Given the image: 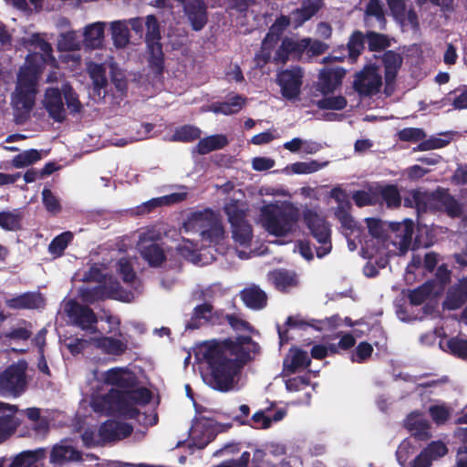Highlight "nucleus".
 Masks as SVG:
<instances>
[{"label":"nucleus","instance_id":"nucleus-1","mask_svg":"<svg viewBox=\"0 0 467 467\" xmlns=\"http://www.w3.org/2000/svg\"><path fill=\"white\" fill-rule=\"evenodd\" d=\"M258 351V345L249 337L236 340H211L197 347L196 356L207 364L204 382L211 388L228 391L234 388L242 364Z\"/></svg>","mask_w":467,"mask_h":467},{"label":"nucleus","instance_id":"nucleus-2","mask_svg":"<svg viewBox=\"0 0 467 467\" xmlns=\"http://www.w3.org/2000/svg\"><path fill=\"white\" fill-rule=\"evenodd\" d=\"M96 382L101 384V393H93L89 404L98 413H115L125 418H134L138 406L147 404L151 393L145 388L134 389L135 376L125 368H113L104 372H94Z\"/></svg>","mask_w":467,"mask_h":467},{"label":"nucleus","instance_id":"nucleus-3","mask_svg":"<svg viewBox=\"0 0 467 467\" xmlns=\"http://www.w3.org/2000/svg\"><path fill=\"white\" fill-rule=\"evenodd\" d=\"M227 234L217 213L206 209L190 213L182 223L174 248L193 264H207L202 258V248L213 247L219 253L226 250Z\"/></svg>","mask_w":467,"mask_h":467},{"label":"nucleus","instance_id":"nucleus-4","mask_svg":"<svg viewBox=\"0 0 467 467\" xmlns=\"http://www.w3.org/2000/svg\"><path fill=\"white\" fill-rule=\"evenodd\" d=\"M16 47L34 49L18 73L17 85L11 101L16 114L24 117L34 106L39 73L47 66L56 67L57 61L52 55V47L39 34L25 32L23 36L16 37Z\"/></svg>","mask_w":467,"mask_h":467},{"label":"nucleus","instance_id":"nucleus-5","mask_svg":"<svg viewBox=\"0 0 467 467\" xmlns=\"http://www.w3.org/2000/svg\"><path fill=\"white\" fill-rule=\"evenodd\" d=\"M366 224L371 239L367 241L363 246L365 256L369 259L378 255H400L404 254L411 247L412 235L414 234V223L411 220H404L400 223L389 224V242L383 240L385 224L374 218H367Z\"/></svg>","mask_w":467,"mask_h":467},{"label":"nucleus","instance_id":"nucleus-6","mask_svg":"<svg viewBox=\"0 0 467 467\" xmlns=\"http://www.w3.org/2000/svg\"><path fill=\"white\" fill-rule=\"evenodd\" d=\"M257 223L269 234L277 238H291L298 230L299 210L287 201L262 200L258 206Z\"/></svg>","mask_w":467,"mask_h":467},{"label":"nucleus","instance_id":"nucleus-7","mask_svg":"<svg viewBox=\"0 0 467 467\" xmlns=\"http://www.w3.org/2000/svg\"><path fill=\"white\" fill-rule=\"evenodd\" d=\"M64 310L77 327L89 334L93 348L113 357L120 356L127 350L128 343L122 336L118 338L108 337L98 330V319L89 308L69 300L65 304Z\"/></svg>","mask_w":467,"mask_h":467},{"label":"nucleus","instance_id":"nucleus-8","mask_svg":"<svg viewBox=\"0 0 467 467\" xmlns=\"http://www.w3.org/2000/svg\"><path fill=\"white\" fill-rule=\"evenodd\" d=\"M322 0H307L300 9L294 11L290 17L280 16L270 27L263 40L261 51L256 55L257 65L265 64L270 60L272 47L278 43L280 36L289 26L290 21L296 27L310 19L321 7Z\"/></svg>","mask_w":467,"mask_h":467},{"label":"nucleus","instance_id":"nucleus-9","mask_svg":"<svg viewBox=\"0 0 467 467\" xmlns=\"http://www.w3.org/2000/svg\"><path fill=\"white\" fill-rule=\"evenodd\" d=\"M232 226V237L239 258L247 259L251 251H246L253 240L252 226L245 221L248 204L241 200H229L223 207Z\"/></svg>","mask_w":467,"mask_h":467},{"label":"nucleus","instance_id":"nucleus-10","mask_svg":"<svg viewBox=\"0 0 467 467\" xmlns=\"http://www.w3.org/2000/svg\"><path fill=\"white\" fill-rule=\"evenodd\" d=\"M67 108L72 113H78L82 105L78 96L67 82H63L58 87H48L46 88L42 99V105L48 116L57 122H62L67 117Z\"/></svg>","mask_w":467,"mask_h":467},{"label":"nucleus","instance_id":"nucleus-11","mask_svg":"<svg viewBox=\"0 0 467 467\" xmlns=\"http://www.w3.org/2000/svg\"><path fill=\"white\" fill-rule=\"evenodd\" d=\"M90 278L97 279L99 285L93 288H81L80 296L84 302L93 303L99 299L113 298L123 302H130L133 295L123 290L119 284L108 273V270L101 266V273L99 267L93 266L90 269Z\"/></svg>","mask_w":467,"mask_h":467},{"label":"nucleus","instance_id":"nucleus-12","mask_svg":"<svg viewBox=\"0 0 467 467\" xmlns=\"http://www.w3.org/2000/svg\"><path fill=\"white\" fill-rule=\"evenodd\" d=\"M131 426L115 420H108L99 428L88 427L82 433V441L88 447L104 444L127 437L131 432Z\"/></svg>","mask_w":467,"mask_h":467},{"label":"nucleus","instance_id":"nucleus-13","mask_svg":"<svg viewBox=\"0 0 467 467\" xmlns=\"http://www.w3.org/2000/svg\"><path fill=\"white\" fill-rule=\"evenodd\" d=\"M27 364L24 360L9 366L0 373V395L7 398H18L26 389V371Z\"/></svg>","mask_w":467,"mask_h":467},{"label":"nucleus","instance_id":"nucleus-14","mask_svg":"<svg viewBox=\"0 0 467 467\" xmlns=\"http://www.w3.org/2000/svg\"><path fill=\"white\" fill-rule=\"evenodd\" d=\"M145 27L149 66L154 74L159 75L163 69V53L160 42V26L154 16L150 15L145 17Z\"/></svg>","mask_w":467,"mask_h":467},{"label":"nucleus","instance_id":"nucleus-15","mask_svg":"<svg viewBox=\"0 0 467 467\" xmlns=\"http://www.w3.org/2000/svg\"><path fill=\"white\" fill-rule=\"evenodd\" d=\"M306 225L321 246L317 249V257L321 258L331 251L330 229L325 219L314 209H306L303 213Z\"/></svg>","mask_w":467,"mask_h":467},{"label":"nucleus","instance_id":"nucleus-16","mask_svg":"<svg viewBox=\"0 0 467 467\" xmlns=\"http://www.w3.org/2000/svg\"><path fill=\"white\" fill-rule=\"evenodd\" d=\"M160 238V231L149 229L140 235L138 243L141 256L151 266H158L166 259V252L158 242Z\"/></svg>","mask_w":467,"mask_h":467},{"label":"nucleus","instance_id":"nucleus-17","mask_svg":"<svg viewBox=\"0 0 467 467\" xmlns=\"http://www.w3.org/2000/svg\"><path fill=\"white\" fill-rule=\"evenodd\" d=\"M218 431L219 427L213 420L203 417L196 418L190 430L188 444L190 447L202 449L213 439Z\"/></svg>","mask_w":467,"mask_h":467},{"label":"nucleus","instance_id":"nucleus-18","mask_svg":"<svg viewBox=\"0 0 467 467\" xmlns=\"http://www.w3.org/2000/svg\"><path fill=\"white\" fill-rule=\"evenodd\" d=\"M303 72L299 67H292L277 74L276 81L281 88L282 96L286 99H296L303 83Z\"/></svg>","mask_w":467,"mask_h":467},{"label":"nucleus","instance_id":"nucleus-19","mask_svg":"<svg viewBox=\"0 0 467 467\" xmlns=\"http://www.w3.org/2000/svg\"><path fill=\"white\" fill-rule=\"evenodd\" d=\"M382 84L379 68L375 66H368L358 73L354 81L356 90L363 95L377 93Z\"/></svg>","mask_w":467,"mask_h":467},{"label":"nucleus","instance_id":"nucleus-20","mask_svg":"<svg viewBox=\"0 0 467 467\" xmlns=\"http://www.w3.org/2000/svg\"><path fill=\"white\" fill-rule=\"evenodd\" d=\"M310 43L311 38H303L298 40L294 37H285L279 48L275 50L274 55L273 52L276 46L272 47V54L270 58L273 57L275 61L284 63L288 59L290 55H301L304 51L306 50ZM275 45H277V43Z\"/></svg>","mask_w":467,"mask_h":467},{"label":"nucleus","instance_id":"nucleus-21","mask_svg":"<svg viewBox=\"0 0 467 467\" xmlns=\"http://www.w3.org/2000/svg\"><path fill=\"white\" fill-rule=\"evenodd\" d=\"M448 450L441 441H433L414 456L408 467H431L433 461L443 457Z\"/></svg>","mask_w":467,"mask_h":467},{"label":"nucleus","instance_id":"nucleus-22","mask_svg":"<svg viewBox=\"0 0 467 467\" xmlns=\"http://www.w3.org/2000/svg\"><path fill=\"white\" fill-rule=\"evenodd\" d=\"M187 192L180 191L161 197L152 198L136 208V213L144 214L150 213L157 207L178 203L185 200Z\"/></svg>","mask_w":467,"mask_h":467},{"label":"nucleus","instance_id":"nucleus-23","mask_svg":"<svg viewBox=\"0 0 467 467\" xmlns=\"http://www.w3.org/2000/svg\"><path fill=\"white\" fill-rule=\"evenodd\" d=\"M345 76L343 68H327L319 73L317 88L323 94L333 92L340 84Z\"/></svg>","mask_w":467,"mask_h":467},{"label":"nucleus","instance_id":"nucleus-24","mask_svg":"<svg viewBox=\"0 0 467 467\" xmlns=\"http://www.w3.org/2000/svg\"><path fill=\"white\" fill-rule=\"evenodd\" d=\"M80 459V452L67 441L55 445L50 454V462L55 464H63L67 462H75Z\"/></svg>","mask_w":467,"mask_h":467},{"label":"nucleus","instance_id":"nucleus-25","mask_svg":"<svg viewBox=\"0 0 467 467\" xmlns=\"http://www.w3.org/2000/svg\"><path fill=\"white\" fill-rule=\"evenodd\" d=\"M245 105V99L242 96H233L227 99L224 102L213 104L211 106H203L201 109L202 112L213 111L216 114L221 113L223 115H232L238 113Z\"/></svg>","mask_w":467,"mask_h":467},{"label":"nucleus","instance_id":"nucleus-26","mask_svg":"<svg viewBox=\"0 0 467 467\" xmlns=\"http://www.w3.org/2000/svg\"><path fill=\"white\" fill-rule=\"evenodd\" d=\"M105 26L104 22H95L86 26L83 30V44L88 48L100 47L104 40Z\"/></svg>","mask_w":467,"mask_h":467},{"label":"nucleus","instance_id":"nucleus-27","mask_svg":"<svg viewBox=\"0 0 467 467\" xmlns=\"http://www.w3.org/2000/svg\"><path fill=\"white\" fill-rule=\"evenodd\" d=\"M109 28L114 47L118 49L126 48L130 40V32L126 19L111 22Z\"/></svg>","mask_w":467,"mask_h":467},{"label":"nucleus","instance_id":"nucleus-28","mask_svg":"<svg viewBox=\"0 0 467 467\" xmlns=\"http://www.w3.org/2000/svg\"><path fill=\"white\" fill-rule=\"evenodd\" d=\"M229 140L224 134H213L206 136L199 140L194 150L199 154L204 155L214 150H219L226 147Z\"/></svg>","mask_w":467,"mask_h":467},{"label":"nucleus","instance_id":"nucleus-29","mask_svg":"<svg viewBox=\"0 0 467 467\" xmlns=\"http://www.w3.org/2000/svg\"><path fill=\"white\" fill-rule=\"evenodd\" d=\"M11 308H40L45 305V300L39 293H26L6 301Z\"/></svg>","mask_w":467,"mask_h":467},{"label":"nucleus","instance_id":"nucleus-30","mask_svg":"<svg viewBox=\"0 0 467 467\" xmlns=\"http://www.w3.org/2000/svg\"><path fill=\"white\" fill-rule=\"evenodd\" d=\"M309 363L310 359L306 352L299 348H291L284 360V373L291 374L297 369L307 367Z\"/></svg>","mask_w":467,"mask_h":467},{"label":"nucleus","instance_id":"nucleus-31","mask_svg":"<svg viewBox=\"0 0 467 467\" xmlns=\"http://www.w3.org/2000/svg\"><path fill=\"white\" fill-rule=\"evenodd\" d=\"M328 161H319L317 160H311L309 161H296L290 165H287L283 172L290 174H310L317 172L328 165Z\"/></svg>","mask_w":467,"mask_h":467},{"label":"nucleus","instance_id":"nucleus-32","mask_svg":"<svg viewBox=\"0 0 467 467\" xmlns=\"http://www.w3.org/2000/svg\"><path fill=\"white\" fill-rule=\"evenodd\" d=\"M383 64L385 67V80L387 85L391 84L402 65V57L394 51H388L383 55Z\"/></svg>","mask_w":467,"mask_h":467},{"label":"nucleus","instance_id":"nucleus-33","mask_svg":"<svg viewBox=\"0 0 467 467\" xmlns=\"http://www.w3.org/2000/svg\"><path fill=\"white\" fill-rule=\"evenodd\" d=\"M269 281L278 289L286 290L297 285V278L294 273L286 270H275L268 275Z\"/></svg>","mask_w":467,"mask_h":467},{"label":"nucleus","instance_id":"nucleus-34","mask_svg":"<svg viewBox=\"0 0 467 467\" xmlns=\"http://www.w3.org/2000/svg\"><path fill=\"white\" fill-rule=\"evenodd\" d=\"M242 299L250 308L260 309L266 305V295L258 286H250L242 291Z\"/></svg>","mask_w":467,"mask_h":467},{"label":"nucleus","instance_id":"nucleus-35","mask_svg":"<svg viewBox=\"0 0 467 467\" xmlns=\"http://www.w3.org/2000/svg\"><path fill=\"white\" fill-rule=\"evenodd\" d=\"M405 424L414 436L420 439H424L428 436L429 423L420 413L413 412L410 414Z\"/></svg>","mask_w":467,"mask_h":467},{"label":"nucleus","instance_id":"nucleus-36","mask_svg":"<svg viewBox=\"0 0 467 467\" xmlns=\"http://www.w3.org/2000/svg\"><path fill=\"white\" fill-rule=\"evenodd\" d=\"M45 454L44 449L23 451L14 458L9 467H37L36 462L43 459Z\"/></svg>","mask_w":467,"mask_h":467},{"label":"nucleus","instance_id":"nucleus-37","mask_svg":"<svg viewBox=\"0 0 467 467\" xmlns=\"http://www.w3.org/2000/svg\"><path fill=\"white\" fill-rule=\"evenodd\" d=\"M4 413L5 415L0 416V443L12 436L21 424V420L16 416V413Z\"/></svg>","mask_w":467,"mask_h":467},{"label":"nucleus","instance_id":"nucleus-38","mask_svg":"<svg viewBox=\"0 0 467 467\" xmlns=\"http://www.w3.org/2000/svg\"><path fill=\"white\" fill-rule=\"evenodd\" d=\"M378 202L382 199L389 207H397L400 204V192L395 185L382 184L378 182Z\"/></svg>","mask_w":467,"mask_h":467},{"label":"nucleus","instance_id":"nucleus-39","mask_svg":"<svg viewBox=\"0 0 467 467\" xmlns=\"http://www.w3.org/2000/svg\"><path fill=\"white\" fill-rule=\"evenodd\" d=\"M440 347L445 351L462 358H467V338L452 337L440 341Z\"/></svg>","mask_w":467,"mask_h":467},{"label":"nucleus","instance_id":"nucleus-40","mask_svg":"<svg viewBox=\"0 0 467 467\" xmlns=\"http://www.w3.org/2000/svg\"><path fill=\"white\" fill-rule=\"evenodd\" d=\"M83 42L76 31L61 33L57 38V49L60 51L79 50Z\"/></svg>","mask_w":467,"mask_h":467},{"label":"nucleus","instance_id":"nucleus-41","mask_svg":"<svg viewBox=\"0 0 467 467\" xmlns=\"http://www.w3.org/2000/svg\"><path fill=\"white\" fill-rule=\"evenodd\" d=\"M22 213L19 210L0 213V227L5 231H17L21 226Z\"/></svg>","mask_w":467,"mask_h":467},{"label":"nucleus","instance_id":"nucleus-42","mask_svg":"<svg viewBox=\"0 0 467 467\" xmlns=\"http://www.w3.org/2000/svg\"><path fill=\"white\" fill-rule=\"evenodd\" d=\"M88 72L93 82L94 88L99 92V95H100V89L107 86L106 70L104 66L97 63H89L88 65Z\"/></svg>","mask_w":467,"mask_h":467},{"label":"nucleus","instance_id":"nucleus-43","mask_svg":"<svg viewBox=\"0 0 467 467\" xmlns=\"http://www.w3.org/2000/svg\"><path fill=\"white\" fill-rule=\"evenodd\" d=\"M201 135L202 130L198 127L184 125L175 130L170 140L190 142L199 139Z\"/></svg>","mask_w":467,"mask_h":467},{"label":"nucleus","instance_id":"nucleus-44","mask_svg":"<svg viewBox=\"0 0 467 467\" xmlns=\"http://www.w3.org/2000/svg\"><path fill=\"white\" fill-rule=\"evenodd\" d=\"M378 182L370 184L367 190L356 192L353 195L355 203L359 206L370 205L378 202Z\"/></svg>","mask_w":467,"mask_h":467},{"label":"nucleus","instance_id":"nucleus-45","mask_svg":"<svg viewBox=\"0 0 467 467\" xmlns=\"http://www.w3.org/2000/svg\"><path fill=\"white\" fill-rule=\"evenodd\" d=\"M73 240V234L71 232H64L55 237L48 245V252L54 257H59L63 254L65 249L69 243Z\"/></svg>","mask_w":467,"mask_h":467},{"label":"nucleus","instance_id":"nucleus-46","mask_svg":"<svg viewBox=\"0 0 467 467\" xmlns=\"http://www.w3.org/2000/svg\"><path fill=\"white\" fill-rule=\"evenodd\" d=\"M32 328L31 323L21 320L5 334V337L15 341H26L31 337Z\"/></svg>","mask_w":467,"mask_h":467},{"label":"nucleus","instance_id":"nucleus-47","mask_svg":"<svg viewBox=\"0 0 467 467\" xmlns=\"http://www.w3.org/2000/svg\"><path fill=\"white\" fill-rule=\"evenodd\" d=\"M416 447L410 440H404L399 446L396 455L402 467H408L415 456Z\"/></svg>","mask_w":467,"mask_h":467},{"label":"nucleus","instance_id":"nucleus-48","mask_svg":"<svg viewBox=\"0 0 467 467\" xmlns=\"http://www.w3.org/2000/svg\"><path fill=\"white\" fill-rule=\"evenodd\" d=\"M31 421L32 427L38 435H44L47 432V420L40 416V410L37 408H28L22 411Z\"/></svg>","mask_w":467,"mask_h":467},{"label":"nucleus","instance_id":"nucleus-49","mask_svg":"<svg viewBox=\"0 0 467 467\" xmlns=\"http://www.w3.org/2000/svg\"><path fill=\"white\" fill-rule=\"evenodd\" d=\"M116 271L122 276L125 283H130L135 278V273L132 267V259L130 257H119L114 265Z\"/></svg>","mask_w":467,"mask_h":467},{"label":"nucleus","instance_id":"nucleus-50","mask_svg":"<svg viewBox=\"0 0 467 467\" xmlns=\"http://www.w3.org/2000/svg\"><path fill=\"white\" fill-rule=\"evenodd\" d=\"M41 159V153L36 150H28L14 157L12 164L16 168H24Z\"/></svg>","mask_w":467,"mask_h":467},{"label":"nucleus","instance_id":"nucleus-51","mask_svg":"<svg viewBox=\"0 0 467 467\" xmlns=\"http://www.w3.org/2000/svg\"><path fill=\"white\" fill-rule=\"evenodd\" d=\"M451 140V135L449 133L438 136V137H431V139L422 141L419 146L418 149L420 150H431L434 149H441L442 147H445L449 144V142Z\"/></svg>","mask_w":467,"mask_h":467},{"label":"nucleus","instance_id":"nucleus-52","mask_svg":"<svg viewBox=\"0 0 467 467\" xmlns=\"http://www.w3.org/2000/svg\"><path fill=\"white\" fill-rule=\"evenodd\" d=\"M433 229L427 225H419L415 236V245L428 247L434 243Z\"/></svg>","mask_w":467,"mask_h":467},{"label":"nucleus","instance_id":"nucleus-53","mask_svg":"<svg viewBox=\"0 0 467 467\" xmlns=\"http://www.w3.org/2000/svg\"><path fill=\"white\" fill-rule=\"evenodd\" d=\"M347 105V100L341 96L327 97L317 102V107L323 109L340 110Z\"/></svg>","mask_w":467,"mask_h":467},{"label":"nucleus","instance_id":"nucleus-54","mask_svg":"<svg viewBox=\"0 0 467 467\" xmlns=\"http://www.w3.org/2000/svg\"><path fill=\"white\" fill-rule=\"evenodd\" d=\"M364 39L359 32H355L348 44L349 57L354 61L363 49Z\"/></svg>","mask_w":467,"mask_h":467},{"label":"nucleus","instance_id":"nucleus-55","mask_svg":"<svg viewBox=\"0 0 467 467\" xmlns=\"http://www.w3.org/2000/svg\"><path fill=\"white\" fill-rule=\"evenodd\" d=\"M441 205L442 209L451 217L460 215L462 212L461 205L451 196L443 194L441 198Z\"/></svg>","mask_w":467,"mask_h":467},{"label":"nucleus","instance_id":"nucleus-56","mask_svg":"<svg viewBox=\"0 0 467 467\" xmlns=\"http://www.w3.org/2000/svg\"><path fill=\"white\" fill-rule=\"evenodd\" d=\"M367 38L368 47L373 51L384 49L389 46V39L384 35L369 33L368 34Z\"/></svg>","mask_w":467,"mask_h":467},{"label":"nucleus","instance_id":"nucleus-57","mask_svg":"<svg viewBox=\"0 0 467 467\" xmlns=\"http://www.w3.org/2000/svg\"><path fill=\"white\" fill-rule=\"evenodd\" d=\"M430 414L437 424L444 423L450 416L451 410L443 404L431 406Z\"/></svg>","mask_w":467,"mask_h":467},{"label":"nucleus","instance_id":"nucleus-58","mask_svg":"<svg viewBox=\"0 0 467 467\" xmlns=\"http://www.w3.org/2000/svg\"><path fill=\"white\" fill-rule=\"evenodd\" d=\"M337 216L340 221L342 227L345 230L344 234L346 236H349L351 234H354L355 232H358L355 221L346 211L338 210V212L337 213Z\"/></svg>","mask_w":467,"mask_h":467},{"label":"nucleus","instance_id":"nucleus-59","mask_svg":"<svg viewBox=\"0 0 467 467\" xmlns=\"http://www.w3.org/2000/svg\"><path fill=\"white\" fill-rule=\"evenodd\" d=\"M85 334L81 338H76L67 344V348L72 354H78L88 347H92L89 340V334L84 331Z\"/></svg>","mask_w":467,"mask_h":467},{"label":"nucleus","instance_id":"nucleus-60","mask_svg":"<svg viewBox=\"0 0 467 467\" xmlns=\"http://www.w3.org/2000/svg\"><path fill=\"white\" fill-rule=\"evenodd\" d=\"M431 292V284H425L410 293V300L413 305H420L430 296Z\"/></svg>","mask_w":467,"mask_h":467},{"label":"nucleus","instance_id":"nucleus-61","mask_svg":"<svg viewBox=\"0 0 467 467\" xmlns=\"http://www.w3.org/2000/svg\"><path fill=\"white\" fill-rule=\"evenodd\" d=\"M373 351V348L367 342H361L356 349V352L351 355V360L353 362H363L370 357Z\"/></svg>","mask_w":467,"mask_h":467},{"label":"nucleus","instance_id":"nucleus-62","mask_svg":"<svg viewBox=\"0 0 467 467\" xmlns=\"http://www.w3.org/2000/svg\"><path fill=\"white\" fill-rule=\"evenodd\" d=\"M43 202L47 210L50 213H57L60 210L59 202L57 197L48 189H44L42 192Z\"/></svg>","mask_w":467,"mask_h":467},{"label":"nucleus","instance_id":"nucleus-63","mask_svg":"<svg viewBox=\"0 0 467 467\" xmlns=\"http://www.w3.org/2000/svg\"><path fill=\"white\" fill-rule=\"evenodd\" d=\"M446 100L451 101L453 109H467V89L450 94Z\"/></svg>","mask_w":467,"mask_h":467},{"label":"nucleus","instance_id":"nucleus-64","mask_svg":"<svg viewBox=\"0 0 467 467\" xmlns=\"http://www.w3.org/2000/svg\"><path fill=\"white\" fill-rule=\"evenodd\" d=\"M400 139L404 141H418L425 137L422 130L417 128H407L400 131Z\"/></svg>","mask_w":467,"mask_h":467}]
</instances>
